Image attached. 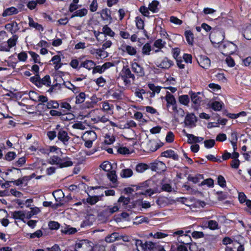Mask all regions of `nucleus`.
I'll return each instance as SVG.
<instances>
[{"mask_svg": "<svg viewBox=\"0 0 251 251\" xmlns=\"http://www.w3.org/2000/svg\"><path fill=\"white\" fill-rule=\"evenodd\" d=\"M48 162L50 164L58 165L59 168H64L71 166L73 165V162L69 157L60 158L57 156H52L50 158Z\"/></svg>", "mask_w": 251, "mask_h": 251, "instance_id": "obj_1", "label": "nucleus"}, {"mask_svg": "<svg viewBox=\"0 0 251 251\" xmlns=\"http://www.w3.org/2000/svg\"><path fill=\"white\" fill-rule=\"evenodd\" d=\"M172 110L171 113H173L175 120L177 122L181 121L185 115L184 111L182 108H178L176 106L172 107Z\"/></svg>", "mask_w": 251, "mask_h": 251, "instance_id": "obj_2", "label": "nucleus"}, {"mask_svg": "<svg viewBox=\"0 0 251 251\" xmlns=\"http://www.w3.org/2000/svg\"><path fill=\"white\" fill-rule=\"evenodd\" d=\"M119 208L116 205L113 206H107L104 208L102 211L99 213V215L103 216L105 218H107L114 212L117 211Z\"/></svg>", "mask_w": 251, "mask_h": 251, "instance_id": "obj_3", "label": "nucleus"}, {"mask_svg": "<svg viewBox=\"0 0 251 251\" xmlns=\"http://www.w3.org/2000/svg\"><path fill=\"white\" fill-rule=\"evenodd\" d=\"M199 65L203 69H207L210 66V60L206 56H201L198 59Z\"/></svg>", "mask_w": 251, "mask_h": 251, "instance_id": "obj_4", "label": "nucleus"}, {"mask_svg": "<svg viewBox=\"0 0 251 251\" xmlns=\"http://www.w3.org/2000/svg\"><path fill=\"white\" fill-rule=\"evenodd\" d=\"M197 121L196 117L194 114H190L186 115L185 118L184 123L186 126L192 127L195 126Z\"/></svg>", "mask_w": 251, "mask_h": 251, "instance_id": "obj_5", "label": "nucleus"}, {"mask_svg": "<svg viewBox=\"0 0 251 251\" xmlns=\"http://www.w3.org/2000/svg\"><path fill=\"white\" fill-rule=\"evenodd\" d=\"M151 169L156 172H162L166 170V166L163 162L158 161L152 164Z\"/></svg>", "mask_w": 251, "mask_h": 251, "instance_id": "obj_6", "label": "nucleus"}, {"mask_svg": "<svg viewBox=\"0 0 251 251\" xmlns=\"http://www.w3.org/2000/svg\"><path fill=\"white\" fill-rule=\"evenodd\" d=\"M131 69L132 71L139 76H143L145 75L144 68L136 62L132 63Z\"/></svg>", "mask_w": 251, "mask_h": 251, "instance_id": "obj_7", "label": "nucleus"}, {"mask_svg": "<svg viewBox=\"0 0 251 251\" xmlns=\"http://www.w3.org/2000/svg\"><path fill=\"white\" fill-rule=\"evenodd\" d=\"M223 48L225 49V52L226 54L233 53L237 49V46L231 42H227L224 44Z\"/></svg>", "mask_w": 251, "mask_h": 251, "instance_id": "obj_8", "label": "nucleus"}, {"mask_svg": "<svg viewBox=\"0 0 251 251\" xmlns=\"http://www.w3.org/2000/svg\"><path fill=\"white\" fill-rule=\"evenodd\" d=\"M57 137L64 144L67 142L70 139L67 132L64 129H60L57 134Z\"/></svg>", "mask_w": 251, "mask_h": 251, "instance_id": "obj_9", "label": "nucleus"}, {"mask_svg": "<svg viewBox=\"0 0 251 251\" xmlns=\"http://www.w3.org/2000/svg\"><path fill=\"white\" fill-rule=\"evenodd\" d=\"M161 156L172 158L175 160L178 159V155L175 152L171 150H167L161 153Z\"/></svg>", "mask_w": 251, "mask_h": 251, "instance_id": "obj_10", "label": "nucleus"}, {"mask_svg": "<svg viewBox=\"0 0 251 251\" xmlns=\"http://www.w3.org/2000/svg\"><path fill=\"white\" fill-rule=\"evenodd\" d=\"M203 225L205 227L210 229L215 230L219 228L218 223L214 220H209L203 223Z\"/></svg>", "mask_w": 251, "mask_h": 251, "instance_id": "obj_11", "label": "nucleus"}, {"mask_svg": "<svg viewBox=\"0 0 251 251\" xmlns=\"http://www.w3.org/2000/svg\"><path fill=\"white\" fill-rule=\"evenodd\" d=\"M122 73L124 74V76H123L122 77L125 82L127 83L126 79L127 78H131L133 79H134V75L131 73L129 68L124 67L122 70Z\"/></svg>", "mask_w": 251, "mask_h": 251, "instance_id": "obj_12", "label": "nucleus"}, {"mask_svg": "<svg viewBox=\"0 0 251 251\" xmlns=\"http://www.w3.org/2000/svg\"><path fill=\"white\" fill-rule=\"evenodd\" d=\"M183 132L185 134L186 136L188 137L189 143H192L193 142L195 143L200 142L203 140V138L202 137H197L193 134L186 133L185 130H183Z\"/></svg>", "mask_w": 251, "mask_h": 251, "instance_id": "obj_13", "label": "nucleus"}, {"mask_svg": "<svg viewBox=\"0 0 251 251\" xmlns=\"http://www.w3.org/2000/svg\"><path fill=\"white\" fill-rule=\"evenodd\" d=\"M134 206H141L143 208H149L151 207V205L149 201H143L142 200H138L135 201Z\"/></svg>", "mask_w": 251, "mask_h": 251, "instance_id": "obj_14", "label": "nucleus"}, {"mask_svg": "<svg viewBox=\"0 0 251 251\" xmlns=\"http://www.w3.org/2000/svg\"><path fill=\"white\" fill-rule=\"evenodd\" d=\"M200 94V92L197 93H192L191 94V100L196 106L199 105L202 100V98L199 96V95Z\"/></svg>", "mask_w": 251, "mask_h": 251, "instance_id": "obj_15", "label": "nucleus"}, {"mask_svg": "<svg viewBox=\"0 0 251 251\" xmlns=\"http://www.w3.org/2000/svg\"><path fill=\"white\" fill-rule=\"evenodd\" d=\"M61 232L65 234L71 235L75 234L77 232V230L75 227H71L70 226L62 227L61 230Z\"/></svg>", "mask_w": 251, "mask_h": 251, "instance_id": "obj_16", "label": "nucleus"}, {"mask_svg": "<svg viewBox=\"0 0 251 251\" xmlns=\"http://www.w3.org/2000/svg\"><path fill=\"white\" fill-rule=\"evenodd\" d=\"M166 100L167 102V106L169 107L171 105L173 107L174 106H176V101L174 97L170 93H168L166 96Z\"/></svg>", "mask_w": 251, "mask_h": 251, "instance_id": "obj_17", "label": "nucleus"}, {"mask_svg": "<svg viewBox=\"0 0 251 251\" xmlns=\"http://www.w3.org/2000/svg\"><path fill=\"white\" fill-rule=\"evenodd\" d=\"M173 64V62L172 61L165 58L161 61L158 67L163 69H169Z\"/></svg>", "mask_w": 251, "mask_h": 251, "instance_id": "obj_18", "label": "nucleus"}, {"mask_svg": "<svg viewBox=\"0 0 251 251\" xmlns=\"http://www.w3.org/2000/svg\"><path fill=\"white\" fill-rule=\"evenodd\" d=\"M18 12V10L17 8L14 7H11L6 9L3 12L2 16L3 17H6L13 14H16Z\"/></svg>", "mask_w": 251, "mask_h": 251, "instance_id": "obj_19", "label": "nucleus"}, {"mask_svg": "<svg viewBox=\"0 0 251 251\" xmlns=\"http://www.w3.org/2000/svg\"><path fill=\"white\" fill-rule=\"evenodd\" d=\"M158 247V244L152 242H146L144 245V251H148V250H155Z\"/></svg>", "mask_w": 251, "mask_h": 251, "instance_id": "obj_20", "label": "nucleus"}, {"mask_svg": "<svg viewBox=\"0 0 251 251\" xmlns=\"http://www.w3.org/2000/svg\"><path fill=\"white\" fill-rule=\"evenodd\" d=\"M11 214L14 219L21 220H23L26 216L25 213L22 211H14Z\"/></svg>", "mask_w": 251, "mask_h": 251, "instance_id": "obj_21", "label": "nucleus"}, {"mask_svg": "<svg viewBox=\"0 0 251 251\" xmlns=\"http://www.w3.org/2000/svg\"><path fill=\"white\" fill-rule=\"evenodd\" d=\"M213 36L218 37V39L215 40L214 42L218 44L224 40L225 38V33L223 31H216L213 33Z\"/></svg>", "mask_w": 251, "mask_h": 251, "instance_id": "obj_22", "label": "nucleus"}, {"mask_svg": "<svg viewBox=\"0 0 251 251\" xmlns=\"http://www.w3.org/2000/svg\"><path fill=\"white\" fill-rule=\"evenodd\" d=\"M28 24L29 26L33 27L37 30H41L42 31L43 30V27L42 25L37 23H35L33 19L31 17H28Z\"/></svg>", "mask_w": 251, "mask_h": 251, "instance_id": "obj_23", "label": "nucleus"}, {"mask_svg": "<svg viewBox=\"0 0 251 251\" xmlns=\"http://www.w3.org/2000/svg\"><path fill=\"white\" fill-rule=\"evenodd\" d=\"M52 195L56 201H60L61 199L64 198V194L63 191L60 190H56L53 192Z\"/></svg>", "mask_w": 251, "mask_h": 251, "instance_id": "obj_24", "label": "nucleus"}, {"mask_svg": "<svg viewBox=\"0 0 251 251\" xmlns=\"http://www.w3.org/2000/svg\"><path fill=\"white\" fill-rule=\"evenodd\" d=\"M84 136L85 139H90L93 141H95L97 137L95 132L92 130L86 131L84 134Z\"/></svg>", "mask_w": 251, "mask_h": 251, "instance_id": "obj_25", "label": "nucleus"}, {"mask_svg": "<svg viewBox=\"0 0 251 251\" xmlns=\"http://www.w3.org/2000/svg\"><path fill=\"white\" fill-rule=\"evenodd\" d=\"M95 66V63L94 61L87 60H86L82 63H81L80 66L83 67L88 70H91V69H93L94 67Z\"/></svg>", "mask_w": 251, "mask_h": 251, "instance_id": "obj_26", "label": "nucleus"}, {"mask_svg": "<svg viewBox=\"0 0 251 251\" xmlns=\"http://www.w3.org/2000/svg\"><path fill=\"white\" fill-rule=\"evenodd\" d=\"M39 83H41V87L43 85L47 86H50L51 84V81L50 75H46L43 78H40Z\"/></svg>", "mask_w": 251, "mask_h": 251, "instance_id": "obj_27", "label": "nucleus"}, {"mask_svg": "<svg viewBox=\"0 0 251 251\" xmlns=\"http://www.w3.org/2000/svg\"><path fill=\"white\" fill-rule=\"evenodd\" d=\"M88 12V10L87 9L83 8L81 9L78 10L76 11L74 14L71 16V18H73L75 17H83L85 16Z\"/></svg>", "mask_w": 251, "mask_h": 251, "instance_id": "obj_28", "label": "nucleus"}, {"mask_svg": "<svg viewBox=\"0 0 251 251\" xmlns=\"http://www.w3.org/2000/svg\"><path fill=\"white\" fill-rule=\"evenodd\" d=\"M119 235L117 233H113L107 236L105 238V241L107 243H112L118 240Z\"/></svg>", "mask_w": 251, "mask_h": 251, "instance_id": "obj_29", "label": "nucleus"}, {"mask_svg": "<svg viewBox=\"0 0 251 251\" xmlns=\"http://www.w3.org/2000/svg\"><path fill=\"white\" fill-rule=\"evenodd\" d=\"M133 175V172L130 169H126L122 170L121 176L123 178L130 177Z\"/></svg>", "mask_w": 251, "mask_h": 251, "instance_id": "obj_30", "label": "nucleus"}, {"mask_svg": "<svg viewBox=\"0 0 251 251\" xmlns=\"http://www.w3.org/2000/svg\"><path fill=\"white\" fill-rule=\"evenodd\" d=\"M18 39V36L17 35H14L11 38L8 40L7 44L9 49L16 45Z\"/></svg>", "mask_w": 251, "mask_h": 251, "instance_id": "obj_31", "label": "nucleus"}, {"mask_svg": "<svg viewBox=\"0 0 251 251\" xmlns=\"http://www.w3.org/2000/svg\"><path fill=\"white\" fill-rule=\"evenodd\" d=\"M185 35L188 44L192 45L194 40L193 34L192 32L190 30L186 31L185 32Z\"/></svg>", "mask_w": 251, "mask_h": 251, "instance_id": "obj_32", "label": "nucleus"}, {"mask_svg": "<svg viewBox=\"0 0 251 251\" xmlns=\"http://www.w3.org/2000/svg\"><path fill=\"white\" fill-rule=\"evenodd\" d=\"M40 212V209L38 207H34L31 208V211L25 213L27 218L29 219L33 215L38 214Z\"/></svg>", "mask_w": 251, "mask_h": 251, "instance_id": "obj_33", "label": "nucleus"}, {"mask_svg": "<svg viewBox=\"0 0 251 251\" xmlns=\"http://www.w3.org/2000/svg\"><path fill=\"white\" fill-rule=\"evenodd\" d=\"M86 95L83 92L80 93L75 98V103L80 104L84 101L85 100Z\"/></svg>", "mask_w": 251, "mask_h": 251, "instance_id": "obj_34", "label": "nucleus"}, {"mask_svg": "<svg viewBox=\"0 0 251 251\" xmlns=\"http://www.w3.org/2000/svg\"><path fill=\"white\" fill-rule=\"evenodd\" d=\"M107 177L109 179V180L113 183H115L117 181V175L116 174L115 171H109L107 174Z\"/></svg>", "mask_w": 251, "mask_h": 251, "instance_id": "obj_35", "label": "nucleus"}, {"mask_svg": "<svg viewBox=\"0 0 251 251\" xmlns=\"http://www.w3.org/2000/svg\"><path fill=\"white\" fill-rule=\"evenodd\" d=\"M100 167L105 171L109 172L113 169V166L111 164L107 161H104L100 165Z\"/></svg>", "mask_w": 251, "mask_h": 251, "instance_id": "obj_36", "label": "nucleus"}, {"mask_svg": "<svg viewBox=\"0 0 251 251\" xmlns=\"http://www.w3.org/2000/svg\"><path fill=\"white\" fill-rule=\"evenodd\" d=\"M202 179H203V176L201 175H198L195 176H189L188 177V180L192 181L194 183H198Z\"/></svg>", "mask_w": 251, "mask_h": 251, "instance_id": "obj_37", "label": "nucleus"}, {"mask_svg": "<svg viewBox=\"0 0 251 251\" xmlns=\"http://www.w3.org/2000/svg\"><path fill=\"white\" fill-rule=\"evenodd\" d=\"M159 4V2L157 0H153L149 5V9L153 13L157 12V6Z\"/></svg>", "mask_w": 251, "mask_h": 251, "instance_id": "obj_38", "label": "nucleus"}, {"mask_svg": "<svg viewBox=\"0 0 251 251\" xmlns=\"http://www.w3.org/2000/svg\"><path fill=\"white\" fill-rule=\"evenodd\" d=\"M243 35L247 40H251V25L248 26L244 30Z\"/></svg>", "mask_w": 251, "mask_h": 251, "instance_id": "obj_39", "label": "nucleus"}, {"mask_svg": "<svg viewBox=\"0 0 251 251\" xmlns=\"http://www.w3.org/2000/svg\"><path fill=\"white\" fill-rule=\"evenodd\" d=\"M99 196H89L88 198L86 200V201L88 203H90V204L93 205L99 201Z\"/></svg>", "mask_w": 251, "mask_h": 251, "instance_id": "obj_40", "label": "nucleus"}, {"mask_svg": "<svg viewBox=\"0 0 251 251\" xmlns=\"http://www.w3.org/2000/svg\"><path fill=\"white\" fill-rule=\"evenodd\" d=\"M223 103L219 101H214L212 103L211 107L215 111H220L223 106Z\"/></svg>", "mask_w": 251, "mask_h": 251, "instance_id": "obj_41", "label": "nucleus"}, {"mask_svg": "<svg viewBox=\"0 0 251 251\" xmlns=\"http://www.w3.org/2000/svg\"><path fill=\"white\" fill-rule=\"evenodd\" d=\"M135 221L134 222V224H141L142 223H148L149 222V220H148V218H147V217H143V216H139V217H137L135 219Z\"/></svg>", "mask_w": 251, "mask_h": 251, "instance_id": "obj_42", "label": "nucleus"}, {"mask_svg": "<svg viewBox=\"0 0 251 251\" xmlns=\"http://www.w3.org/2000/svg\"><path fill=\"white\" fill-rule=\"evenodd\" d=\"M124 48L125 49V50L131 55H135L136 53V50L133 47L127 45L124 47Z\"/></svg>", "mask_w": 251, "mask_h": 251, "instance_id": "obj_43", "label": "nucleus"}, {"mask_svg": "<svg viewBox=\"0 0 251 251\" xmlns=\"http://www.w3.org/2000/svg\"><path fill=\"white\" fill-rule=\"evenodd\" d=\"M103 32L111 37H113L115 33L107 25L103 26L102 28Z\"/></svg>", "mask_w": 251, "mask_h": 251, "instance_id": "obj_44", "label": "nucleus"}, {"mask_svg": "<svg viewBox=\"0 0 251 251\" xmlns=\"http://www.w3.org/2000/svg\"><path fill=\"white\" fill-rule=\"evenodd\" d=\"M179 102L184 104L187 105L189 102V98L188 95H184L179 97Z\"/></svg>", "mask_w": 251, "mask_h": 251, "instance_id": "obj_45", "label": "nucleus"}, {"mask_svg": "<svg viewBox=\"0 0 251 251\" xmlns=\"http://www.w3.org/2000/svg\"><path fill=\"white\" fill-rule=\"evenodd\" d=\"M148 169V165L145 164H139L136 166V170L138 173H143Z\"/></svg>", "mask_w": 251, "mask_h": 251, "instance_id": "obj_46", "label": "nucleus"}, {"mask_svg": "<svg viewBox=\"0 0 251 251\" xmlns=\"http://www.w3.org/2000/svg\"><path fill=\"white\" fill-rule=\"evenodd\" d=\"M113 105H110L107 101H104L102 103V108L105 111H111Z\"/></svg>", "mask_w": 251, "mask_h": 251, "instance_id": "obj_47", "label": "nucleus"}, {"mask_svg": "<svg viewBox=\"0 0 251 251\" xmlns=\"http://www.w3.org/2000/svg\"><path fill=\"white\" fill-rule=\"evenodd\" d=\"M135 245L138 251H144L145 243L143 244L141 240H136L135 241Z\"/></svg>", "mask_w": 251, "mask_h": 251, "instance_id": "obj_48", "label": "nucleus"}, {"mask_svg": "<svg viewBox=\"0 0 251 251\" xmlns=\"http://www.w3.org/2000/svg\"><path fill=\"white\" fill-rule=\"evenodd\" d=\"M156 202L160 207H163L166 204V199L163 197H159L156 200Z\"/></svg>", "mask_w": 251, "mask_h": 251, "instance_id": "obj_49", "label": "nucleus"}, {"mask_svg": "<svg viewBox=\"0 0 251 251\" xmlns=\"http://www.w3.org/2000/svg\"><path fill=\"white\" fill-rule=\"evenodd\" d=\"M61 89V85L59 83H56L54 85H50V88L48 90L50 93L54 92L57 89Z\"/></svg>", "mask_w": 251, "mask_h": 251, "instance_id": "obj_50", "label": "nucleus"}, {"mask_svg": "<svg viewBox=\"0 0 251 251\" xmlns=\"http://www.w3.org/2000/svg\"><path fill=\"white\" fill-rule=\"evenodd\" d=\"M150 150L151 151H155L158 148L159 146L157 145V144L155 142H150L148 145Z\"/></svg>", "mask_w": 251, "mask_h": 251, "instance_id": "obj_51", "label": "nucleus"}, {"mask_svg": "<svg viewBox=\"0 0 251 251\" xmlns=\"http://www.w3.org/2000/svg\"><path fill=\"white\" fill-rule=\"evenodd\" d=\"M215 140L213 139H209L204 141V146L207 148H211L215 145Z\"/></svg>", "mask_w": 251, "mask_h": 251, "instance_id": "obj_52", "label": "nucleus"}, {"mask_svg": "<svg viewBox=\"0 0 251 251\" xmlns=\"http://www.w3.org/2000/svg\"><path fill=\"white\" fill-rule=\"evenodd\" d=\"M136 24L138 29H143L144 26V21L140 18H136Z\"/></svg>", "mask_w": 251, "mask_h": 251, "instance_id": "obj_53", "label": "nucleus"}, {"mask_svg": "<svg viewBox=\"0 0 251 251\" xmlns=\"http://www.w3.org/2000/svg\"><path fill=\"white\" fill-rule=\"evenodd\" d=\"M47 106L48 109L57 108L59 106L58 103L55 101H50L47 104Z\"/></svg>", "mask_w": 251, "mask_h": 251, "instance_id": "obj_54", "label": "nucleus"}, {"mask_svg": "<svg viewBox=\"0 0 251 251\" xmlns=\"http://www.w3.org/2000/svg\"><path fill=\"white\" fill-rule=\"evenodd\" d=\"M49 226L50 229H57L59 227L58 223L54 221H50L49 223Z\"/></svg>", "mask_w": 251, "mask_h": 251, "instance_id": "obj_55", "label": "nucleus"}, {"mask_svg": "<svg viewBox=\"0 0 251 251\" xmlns=\"http://www.w3.org/2000/svg\"><path fill=\"white\" fill-rule=\"evenodd\" d=\"M30 80L38 87H41V83H39L40 78L38 75H36L30 78Z\"/></svg>", "mask_w": 251, "mask_h": 251, "instance_id": "obj_56", "label": "nucleus"}, {"mask_svg": "<svg viewBox=\"0 0 251 251\" xmlns=\"http://www.w3.org/2000/svg\"><path fill=\"white\" fill-rule=\"evenodd\" d=\"M16 156V153L13 151L8 152L5 156V159L8 161H11L14 159Z\"/></svg>", "mask_w": 251, "mask_h": 251, "instance_id": "obj_57", "label": "nucleus"}, {"mask_svg": "<svg viewBox=\"0 0 251 251\" xmlns=\"http://www.w3.org/2000/svg\"><path fill=\"white\" fill-rule=\"evenodd\" d=\"M148 86L149 88L153 92V93H159L160 91V87L159 86H156L152 83H150L148 84Z\"/></svg>", "mask_w": 251, "mask_h": 251, "instance_id": "obj_58", "label": "nucleus"}, {"mask_svg": "<svg viewBox=\"0 0 251 251\" xmlns=\"http://www.w3.org/2000/svg\"><path fill=\"white\" fill-rule=\"evenodd\" d=\"M151 50V47L149 44H146L143 47L142 52L144 54H149Z\"/></svg>", "mask_w": 251, "mask_h": 251, "instance_id": "obj_59", "label": "nucleus"}, {"mask_svg": "<svg viewBox=\"0 0 251 251\" xmlns=\"http://www.w3.org/2000/svg\"><path fill=\"white\" fill-rule=\"evenodd\" d=\"M72 127L73 128L81 130H84L86 128L85 126L81 122L74 124Z\"/></svg>", "mask_w": 251, "mask_h": 251, "instance_id": "obj_60", "label": "nucleus"}, {"mask_svg": "<svg viewBox=\"0 0 251 251\" xmlns=\"http://www.w3.org/2000/svg\"><path fill=\"white\" fill-rule=\"evenodd\" d=\"M129 201L130 199L129 198H125L124 196L120 197L118 201V202H122L125 205L128 204Z\"/></svg>", "mask_w": 251, "mask_h": 251, "instance_id": "obj_61", "label": "nucleus"}, {"mask_svg": "<svg viewBox=\"0 0 251 251\" xmlns=\"http://www.w3.org/2000/svg\"><path fill=\"white\" fill-rule=\"evenodd\" d=\"M192 236L194 238L198 239L203 237L204 236V234L201 231H195L192 232Z\"/></svg>", "mask_w": 251, "mask_h": 251, "instance_id": "obj_62", "label": "nucleus"}, {"mask_svg": "<svg viewBox=\"0 0 251 251\" xmlns=\"http://www.w3.org/2000/svg\"><path fill=\"white\" fill-rule=\"evenodd\" d=\"M174 140V135L171 131L169 132L166 137V141L168 143H172Z\"/></svg>", "mask_w": 251, "mask_h": 251, "instance_id": "obj_63", "label": "nucleus"}, {"mask_svg": "<svg viewBox=\"0 0 251 251\" xmlns=\"http://www.w3.org/2000/svg\"><path fill=\"white\" fill-rule=\"evenodd\" d=\"M165 44V42H163V41L161 39H158L154 43V45L155 47L158 48L159 49L162 48Z\"/></svg>", "mask_w": 251, "mask_h": 251, "instance_id": "obj_64", "label": "nucleus"}]
</instances>
